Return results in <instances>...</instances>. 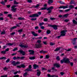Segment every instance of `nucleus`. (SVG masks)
Wrapping results in <instances>:
<instances>
[{
  "label": "nucleus",
  "mask_w": 77,
  "mask_h": 77,
  "mask_svg": "<svg viewBox=\"0 0 77 77\" xmlns=\"http://www.w3.org/2000/svg\"><path fill=\"white\" fill-rule=\"evenodd\" d=\"M14 44L11 43H8L6 44L7 45H8L9 46H12V45H13Z\"/></svg>",
  "instance_id": "26"
},
{
  "label": "nucleus",
  "mask_w": 77,
  "mask_h": 77,
  "mask_svg": "<svg viewBox=\"0 0 77 77\" xmlns=\"http://www.w3.org/2000/svg\"><path fill=\"white\" fill-rule=\"evenodd\" d=\"M10 61V59H8L7 60H6V63H8V62H9Z\"/></svg>",
  "instance_id": "55"
},
{
  "label": "nucleus",
  "mask_w": 77,
  "mask_h": 77,
  "mask_svg": "<svg viewBox=\"0 0 77 77\" xmlns=\"http://www.w3.org/2000/svg\"><path fill=\"white\" fill-rule=\"evenodd\" d=\"M68 15H69V14H65L63 16H62V15H60L59 16V18L61 17L62 18H67L68 16Z\"/></svg>",
  "instance_id": "7"
},
{
  "label": "nucleus",
  "mask_w": 77,
  "mask_h": 77,
  "mask_svg": "<svg viewBox=\"0 0 77 77\" xmlns=\"http://www.w3.org/2000/svg\"><path fill=\"white\" fill-rule=\"evenodd\" d=\"M70 10H71V8H69V9L65 10L64 11H65V12H69Z\"/></svg>",
  "instance_id": "45"
},
{
  "label": "nucleus",
  "mask_w": 77,
  "mask_h": 77,
  "mask_svg": "<svg viewBox=\"0 0 77 77\" xmlns=\"http://www.w3.org/2000/svg\"><path fill=\"white\" fill-rule=\"evenodd\" d=\"M44 21H48V19L47 18H44Z\"/></svg>",
  "instance_id": "57"
},
{
  "label": "nucleus",
  "mask_w": 77,
  "mask_h": 77,
  "mask_svg": "<svg viewBox=\"0 0 77 77\" xmlns=\"http://www.w3.org/2000/svg\"><path fill=\"white\" fill-rule=\"evenodd\" d=\"M37 43H38V44H40V43H41V41L40 40H38L37 41Z\"/></svg>",
  "instance_id": "56"
},
{
  "label": "nucleus",
  "mask_w": 77,
  "mask_h": 77,
  "mask_svg": "<svg viewBox=\"0 0 77 77\" xmlns=\"http://www.w3.org/2000/svg\"><path fill=\"white\" fill-rule=\"evenodd\" d=\"M54 66H56V68H60V65L59 63H55L54 64Z\"/></svg>",
  "instance_id": "11"
},
{
  "label": "nucleus",
  "mask_w": 77,
  "mask_h": 77,
  "mask_svg": "<svg viewBox=\"0 0 77 77\" xmlns=\"http://www.w3.org/2000/svg\"><path fill=\"white\" fill-rule=\"evenodd\" d=\"M6 59V58L5 57H3L0 58V60H5Z\"/></svg>",
  "instance_id": "27"
},
{
  "label": "nucleus",
  "mask_w": 77,
  "mask_h": 77,
  "mask_svg": "<svg viewBox=\"0 0 77 77\" xmlns=\"http://www.w3.org/2000/svg\"><path fill=\"white\" fill-rule=\"evenodd\" d=\"M33 66L34 67V69H36V68H38L39 67V66L36 65V64H34L33 65Z\"/></svg>",
  "instance_id": "16"
},
{
  "label": "nucleus",
  "mask_w": 77,
  "mask_h": 77,
  "mask_svg": "<svg viewBox=\"0 0 77 77\" xmlns=\"http://www.w3.org/2000/svg\"><path fill=\"white\" fill-rule=\"evenodd\" d=\"M37 71H38L37 72V75L38 76H40L41 75V71L39 70V69H38L37 70Z\"/></svg>",
  "instance_id": "13"
},
{
  "label": "nucleus",
  "mask_w": 77,
  "mask_h": 77,
  "mask_svg": "<svg viewBox=\"0 0 77 77\" xmlns=\"http://www.w3.org/2000/svg\"><path fill=\"white\" fill-rule=\"evenodd\" d=\"M51 33V31L50 30H47L46 32V33H47V35H48V34H50Z\"/></svg>",
  "instance_id": "28"
},
{
  "label": "nucleus",
  "mask_w": 77,
  "mask_h": 77,
  "mask_svg": "<svg viewBox=\"0 0 77 77\" xmlns=\"http://www.w3.org/2000/svg\"><path fill=\"white\" fill-rule=\"evenodd\" d=\"M17 8H12L11 11H13L14 12H16V11L17 10Z\"/></svg>",
  "instance_id": "25"
},
{
  "label": "nucleus",
  "mask_w": 77,
  "mask_h": 77,
  "mask_svg": "<svg viewBox=\"0 0 77 77\" xmlns=\"http://www.w3.org/2000/svg\"><path fill=\"white\" fill-rule=\"evenodd\" d=\"M64 63H70L69 59L66 58H64Z\"/></svg>",
  "instance_id": "6"
},
{
  "label": "nucleus",
  "mask_w": 77,
  "mask_h": 77,
  "mask_svg": "<svg viewBox=\"0 0 77 77\" xmlns=\"http://www.w3.org/2000/svg\"><path fill=\"white\" fill-rule=\"evenodd\" d=\"M48 26H49L51 28L52 27V28H54V30H57V27H58V26L57 25H52L49 24L48 25Z\"/></svg>",
  "instance_id": "3"
},
{
  "label": "nucleus",
  "mask_w": 77,
  "mask_h": 77,
  "mask_svg": "<svg viewBox=\"0 0 77 77\" xmlns=\"http://www.w3.org/2000/svg\"><path fill=\"white\" fill-rule=\"evenodd\" d=\"M17 51L18 53H20V54H22L23 56L25 55V54H26L25 52L21 50H19Z\"/></svg>",
  "instance_id": "10"
},
{
  "label": "nucleus",
  "mask_w": 77,
  "mask_h": 77,
  "mask_svg": "<svg viewBox=\"0 0 77 77\" xmlns=\"http://www.w3.org/2000/svg\"><path fill=\"white\" fill-rule=\"evenodd\" d=\"M66 50V51H71L72 50L71 48H70V49H68V50L65 49Z\"/></svg>",
  "instance_id": "41"
},
{
  "label": "nucleus",
  "mask_w": 77,
  "mask_h": 77,
  "mask_svg": "<svg viewBox=\"0 0 77 77\" xmlns=\"http://www.w3.org/2000/svg\"><path fill=\"white\" fill-rule=\"evenodd\" d=\"M25 57H19V59H24Z\"/></svg>",
  "instance_id": "44"
},
{
  "label": "nucleus",
  "mask_w": 77,
  "mask_h": 77,
  "mask_svg": "<svg viewBox=\"0 0 77 77\" xmlns=\"http://www.w3.org/2000/svg\"><path fill=\"white\" fill-rule=\"evenodd\" d=\"M7 8H9L11 7V5H6Z\"/></svg>",
  "instance_id": "59"
},
{
  "label": "nucleus",
  "mask_w": 77,
  "mask_h": 77,
  "mask_svg": "<svg viewBox=\"0 0 77 77\" xmlns=\"http://www.w3.org/2000/svg\"><path fill=\"white\" fill-rule=\"evenodd\" d=\"M35 30H38L39 29V27L38 26H36L35 28Z\"/></svg>",
  "instance_id": "53"
},
{
  "label": "nucleus",
  "mask_w": 77,
  "mask_h": 77,
  "mask_svg": "<svg viewBox=\"0 0 77 77\" xmlns=\"http://www.w3.org/2000/svg\"><path fill=\"white\" fill-rule=\"evenodd\" d=\"M8 17H9L10 19H12V18H13V17L12 16V14H8Z\"/></svg>",
  "instance_id": "23"
},
{
  "label": "nucleus",
  "mask_w": 77,
  "mask_h": 77,
  "mask_svg": "<svg viewBox=\"0 0 77 77\" xmlns=\"http://www.w3.org/2000/svg\"><path fill=\"white\" fill-rule=\"evenodd\" d=\"M5 33H6V32H5V31H4L3 32H2L1 33V35H5Z\"/></svg>",
  "instance_id": "49"
},
{
  "label": "nucleus",
  "mask_w": 77,
  "mask_h": 77,
  "mask_svg": "<svg viewBox=\"0 0 77 77\" xmlns=\"http://www.w3.org/2000/svg\"><path fill=\"white\" fill-rule=\"evenodd\" d=\"M68 6L67 5V6H63V9H66V8H68Z\"/></svg>",
  "instance_id": "36"
},
{
  "label": "nucleus",
  "mask_w": 77,
  "mask_h": 77,
  "mask_svg": "<svg viewBox=\"0 0 77 77\" xmlns=\"http://www.w3.org/2000/svg\"><path fill=\"white\" fill-rule=\"evenodd\" d=\"M69 21V20H67V19H66L64 21L65 22H68Z\"/></svg>",
  "instance_id": "61"
},
{
  "label": "nucleus",
  "mask_w": 77,
  "mask_h": 77,
  "mask_svg": "<svg viewBox=\"0 0 77 77\" xmlns=\"http://www.w3.org/2000/svg\"><path fill=\"white\" fill-rule=\"evenodd\" d=\"M69 8H74V6L72 5H70L69 6Z\"/></svg>",
  "instance_id": "35"
},
{
  "label": "nucleus",
  "mask_w": 77,
  "mask_h": 77,
  "mask_svg": "<svg viewBox=\"0 0 77 77\" xmlns=\"http://www.w3.org/2000/svg\"><path fill=\"white\" fill-rule=\"evenodd\" d=\"M39 6V5L37 4L36 6L34 5H33L31 7V8H38Z\"/></svg>",
  "instance_id": "15"
},
{
  "label": "nucleus",
  "mask_w": 77,
  "mask_h": 77,
  "mask_svg": "<svg viewBox=\"0 0 77 77\" xmlns=\"http://www.w3.org/2000/svg\"><path fill=\"white\" fill-rule=\"evenodd\" d=\"M6 51H1V53H2V54H6Z\"/></svg>",
  "instance_id": "46"
},
{
  "label": "nucleus",
  "mask_w": 77,
  "mask_h": 77,
  "mask_svg": "<svg viewBox=\"0 0 77 77\" xmlns=\"http://www.w3.org/2000/svg\"><path fill=\"white\" fill-rule=\"evenodd\" d=\"M29 17L31 18H35L36 17H38L39 15L37 14H33L32 15H30Z\"/></svg>",
  "instance_id": "8"
},
{
  "label": "nucleus",
  "mask_w": 77,
  "mask_h": 77,
  "mask_svg": "<svg viewBox=\"0 0 77 77\" xmlns=\"http://www.w3.org/2000/svg\"><path fill=\"white\" fill-rule=\"evenodd\" d=\"M32 0H27V2H28V3H32Z\"/></svg>",
  "instance_id": "50"
},
{
  "label": "nucleus",
  "mask_w": 77,
  "mask_h": 77,
  "mask_svg": "<svg viewBox=\"0 0 77 77\" xmlns=\"http://www.w3.org/2000/svg\"><path fill=\"white\" fill-rule=\"evenodd\" d=\"M49 1L48 2V3L49 5H50L51 3H52L53 2V0H48Z\"/></svg>",
  "instance_id": "22"
},
{
  "label": "nucleus",
  "mask_w": 77,
  "mask_h": 77,
  "mask_svg": "<svg viewBox=\"0 0 77 77\" xmlns=\"http://www.w3.org/2000/svg\"><path fill=\"white\" fill-rule=\"evenodd\" d=\"M29 52H31L29 53V54L30 55H33L34 54V53H35V51L33 50H29L28 51Z\"/></svg>",
  "instance_id": "12"
},
{
  "label": "nucleus",
  "mask_w": 77,
  "mask_h": 77,
  "mask_svg": "<svg viewBox=\"0 0 77 77\" xmlns=\"http://www.w3.org/2000/svg\"><path fill=\"white\" fill-rule=\"evenodd\" d=\"M59 2L60 3V4H62V5H65V3L63 2L62 1H60Z\"/></svg>",
  "instance_id": "40"
},
{
  "label": "nucleus",
  "mask_w": 77,
  "mask_h": 77,
  "mask_svg": "<svg viewBox=\"0 0 77 77\" xmlns=\"http://www.w3.org/2000/svg\"><path fill=\"white\" fill-rule=\"evenodd\" d=\"M8 68H7L6 67H5L3 69L4 70V71H7V70H8Z\"/></svg>",
  "instance_id": "33"
},
{
  "label": "nucleus",
  "mask_w": 77,
  "mask_h": 77,
  "mask_svg": "<svg viewBox=\"0 0 77 77\" xmlns=\"http://www.w3.org/2000/svg\"><path fill=\"white\" fill-rule=\"evenodd\" d=\"M25 71L29 72L30 71H32V65H30L28 66V68L25 69Z\"/></svg>",
  "instance_id": "4"
},
{
  "label": "nucleus",
  "mask_w": 77,
  "mask_h": 77,
  "mask_svg": "<svg viewBox=\"0 0 77 77\" xmlns=\"http://www.w3.org/2000/svg\"><path fill=\"white\" fill-rule=\"evenodd\" d=\"M69 4H74V1L72 0L71 1V2L69 3Z\"/></svg>",
  "instance_id": "37"
},
{
  "label": "nucleus",
  "mask_w": 77,
  "mask_h": 77,
  "mask_svg": "<svg viewBox=\"0 0 77 77\" xmlns=\"http://www.w3.org/2000/svg\"><path fill=\"white\" fill-rule=\"evenodd\" d=\"M16 50H17V48H15L13 50V51H16Z\"/></svg>",
  "instance_id": "58"
},
{
  "label": "nucleus",
  "mask_w": 77,
  "mask_h": 77,
  "mask_svg": "<svg viewBox=\"0 0 77 77\" xmlns=\"http://www.w3.org/2000/svg\"><path fill=\"white\" fill-rule=\"evenodd\" d=\"M43 43L45 45H47V42H43Z\"/></svg>",
  "instance_id": "51"
},
{
  "label": "nucleus",
  "mask_w": 77,
  "mask_h": 77,
  "mask_svg": "<svg viewBox=\"0 0 77 77\" xmlns=\"http://www.w3.org/2000/svg\"><path fill=\"white\" fill-rule=\"evenodd\" d=\"M41 28L42 29H45V27H44V26H41Z\"/></svg>",
  "instance_id": "60"
},
{
  "label": "nucleus",
  "mask_w": 77,
  "mask_h": 77,
  "mask_svg": "<svg viewBox=\"0 0 77 77\" xmlns=\"http://www.w3.org/2000/svg\"><path fill=\"white\" fill-rule=\"evenodd\" d=\"M72 22L73 24H77V21H75V20H72Z\"/></svg>",
  "instance_id": "24"
},
{
  "label": "nucleus",
  "mask_w": 77,
  "mask_h": 77,
  "mask_svg": "<svg viewBox=\"0 0 77 77\" xmlns=\"http://www.w3.org/2000/svg\"><path fill=\"white\" fill-rule=\"evenodd\" d=\"M77 39V38H73V41H75Z\"/></svg>",
  "instance_id": "63"
},
{
  "label": "nucleus",
  "mask_w": 77,
  "mask_h": 77,
  "mask_svg": "<svg viewBox=\"0 0 77 77\" xmlns=\"http://www.w3.org/2000/svg\"><path fill=\"white\" fill-rule=\"evenodd\" d=\"M50 44L51 46L55 45V43L50 42Z\"/></svg>",
  "instance_id": "34"
},
{
  "label": "nucleus",
  "mask_w": 77,
  "mask_h": 77,
  "mask_svg": "<svg viewBox=\"0 0 77 77\" xmlns=\"http://www.w3.org/2000/svg\"><path fill=\"white\" fill-rule=\"evenodd\" d=\"M54 8L53 6H51L48 8L46 7L42 8L40 9V10H46L47 9V11H48V14H50L52 12V9H53Z\"/></svg>",
  "instance_id": "1"
},
{
  "label": "nucleus",
  "mask_w": 77,
  "mask_h": 77,
  "mask_svg": "<svg viewBox=\"0 0 77 77\" xmlns=\"http://www.w3.org/2000/svg\"><path fill=\"white\" fill-rule=\"evenodd\" d=\"M21 68H25V67H26V66H25V65H24V64H22L21 65Z\"/></svg>",
  "instance_id": "47"
},
{
  "label": "nucleus",
  "mask_w": 77,
  "mask_h": 77,
  "mask_svg": "<svg viewBox=\"0 0 77 77\" xmlns=\"http://www.w3.org/2000/svg\"><path fill=\"white\" fill-rule=\"evenodd\" d=\"M35 47L37 48H40L42 47V45L41 44L39 43V44H36L35 45Z\"/></svg>",
  "instance_id": "9"
},
{
  "label": "nucleus",
  "mask_w": 77,
  "mask_h": 77,
  "mask_svg": "<svg viewBox=\"0 0 77 77\" xmlns=\"http://www.w3.org/2000/svg\"><path fill=\"white\" fill-rule=\"evenodd\" d=\"M44 23L43 22L41 23H39V26H42V25H43V24H44Z\"/></svg>",
  "instance_id": "48"
},
{
  "label": "nucleus",
  "mask_w": 77,
  "mask_h": 77,
  "mask_svg": "<svg viewBox=\"0 0 77 77\" xmlns=\"http://www.w3.org/2000/svg\"><path fill=\"white\" fill-rule=\"evenodd\" d=\"M14 5H18L19 4V3H18V2H17L16 1L14 0Z\"/></svg>",
  "instance_id": "32"
},
{
  "label": "nucleus",
  "mask_w": 77,
  "mask_h": 77,
  "mask_svg": "<svg viewBox=\"0 0 77 77\" xmlns=\"http://www.w3.org/2000/svg\"><path fill=\"white\" fill-rule=\"evenodd\" d=\"M8 77V75H2V76H1V77Z\"/></svg>",
  "instance_id": "64"
},
{
  "label": "nucleus",
  "mask_w": 77,
  "mask_h": 77,
  "mask_svg": "<svg viewBox=\"0 0 77 77\" xmlns=\"http://www.w3.org/2000/svg\"><path fill=\"white\" fill-rule=\"evenodd\" d=\"M29 59H30V60H34V59H35V57H31L29 58Z\"/></svg>",
  "instance_id": "19"
},
{
  "label": "nucleus",
  "mask_w": 77,
  "mask_h": 77,
  "mask_svg": "<svg viewBox=\"0 0 77 77\" xmlns=\"http://www.w3.org/2000/svg\"><path fill=\"white\" fill-rule=\"evenodd\" d=\"M56 59H57V60H60V58L59 57V56H57V57H56Z\"/></svg>",
  "instance_id": "43"
},
{
  "label": "nucleus",
  "mask_w": 77,
  "mask_h": 77,
  "mask_svg": "<svg viewBox=\"0 0 77 77\" xmlns=\"http://www.w3.org/2000/svg\"><path fill=\"white\" fill-rule=\"evenodd\" d=\"M18 32L19 33H21V32H23V29H20L18 30Z\"/></svg>",
  "instance_id": "42"
},
{
  "label": "nucleus",
  "mask_w": 77,
  "mask_h": 77,
  "mask_svg": "<svg viewBox=\"0 0 77 77\" xmlns=\"http://www.w3.org/2000/svg\"><path fill=\"white\" fill-rule=\"evenodd\" d=\"M50 19L51 20H54L56 19V18H50Z\"/></svg>",
  "instance_id": "52"
},
{
  "label": "nucleus",
  "mask_w": 77,
  "mask_h": 77,
  "mask_svg": "<svg viewBox=\"0 0 77 77\" xmlns=\"http://www.w3.org/2000/svg\"><path fill=\"white\" fill-rule=\"evenodd\" d=\"M37 19V18H32L31 19V20L32 21H35Z\"/></svg>",
  "instance_id": "39"
},
{
  "label": "nucleus",
  "mask_w": 77,
  "mask_h": 77,
  "mask_svg": "<svg viewBox=\"0 0 77 77\" xmlns=\"http://www.w3.org/2000/svg\"><path fill=\"white\" fill-rule=\"evenodd\" d=\"M52 70H54V71H56V69H54V67H53L51 69Z\"/></svg>",
  "instance_id": "62"
},
{
  "label": "nucleus",
  "mask_w": 77,
  "mask_h": 77,
  "mask_svg": "<svg viewBox=\"0 0 77 77\" xmlns=\"http://www.w3.org/2000/svg\"><path fill=\"white\" fill-rule=\"evenodd\" d=\"M27 72H25L23 74L24 77H27Z\"/></svg>",
  "instance_id": "30"
},
{
  "label": "nucleus",
  "mask_w": 77,
  "mask_h": 77,
  "mask_svg": "<svg viewBox=\"0 0 77 77\" xmlns=\"http://www.w3.org/2000/svg\"><path fill=\"white\" fill-rule=\"evenodd\" d=\"M20 46L22 48H27L28 47V46L26 45H20Z\"/></svg>",
  "instance_id": "18"
},
{
  "label": "nucleus",
  "mask_w": 77,
  "mask_h": 77,
  "mask_svg": "<svg viewBox=\"0 0 77 77\" xmlns=\"http://www.w3.org/2000/svg\"><path fill=\"white\" fill-rule=\"evenodd\" d=\"M50 57H49V56L48 55H46L45 58L46 59H48Z\"/></svg>",
  "instance_id": "54"
},
{
  "label": "nucleus",
  "mask_w": 77,
  "mask_h": 77,
  "mask_svg": "<svg viewBox=\"0 0 77 77\" xmlns=\"http://www.w3.org/2000/svg\"><path fill=\"white\" fill-rule=\"evenodd\" d=\"M66 32H67V30H66L61 31L60 32L61 34L60 35L57 37V38L58 39H59V38H60V37H61V36H65V35H66Z\"/></svg>",
  "instance_id": "2"
},
{
  "label": "nucleus",
  "mask_w": 77,
  "mask_h": 77,
  "mask_svg": "<svg viewBox=\"0 0 77 77\" xmlns=\"http://www.w3.org/2000/svg\"><path fill=\"white\" fill-rule=\"evenodd\" d=\"M61 48H62L61 47L56 48V49L54 50V51H59L60 50Z\"/></svg>",
  "instance_id": "17"
},
{
  "label": "nucleus",
  "mask_w": 77,
  "mask_h": 77,
  "mask_svg": "<svg viewBox=\"0 0 77 77\" xmlns=\"http://www.w3.org/2000/svg\"><path fill=\"white\" fill-rule=\"evenodd\" d=\"M13 59H14V60H17V59H19V57H13Z\"/></svg>",
  "instance_id": "21"
},
{
  "label": "nucleus",
  "mask_w": 77,
  "mask_h": 77,
  "mask_svg": "<svg viewBox=\"0 0 77 77\" xmlns=\"http://www.w3.org/2000/svg\"><path fill=\"white\" fill-rule=\"evenodd\" d=\"M31 32L32 33V35H33L34 36H38V34L35 33V32L32 31Z\"/></svg>",
  "instance_id": "14"
},
{
  "label": "nucleus",
  "mask_w": 77,
  "mask_h": 77,
  "mask_svg": "<svg viewBox=\"0 0 77 77\" xmlns=\"http://www.w3.org/2000/svg\"><path fill=\"white\" fill-rule=\"evenodd\" d=\"M64 58L63 60H62L60 61V62L62 64V63H65V61H64Z\"/></svg>",
  "instance_id": "31"
},
{
  "label": "nucleus",
  "mask_w": 77,
  "mask_h": 77,
  "mask_svg": "<svg viewBox=\"0 0 77 77\" xmlns=\"http://www.w3.org/2000/svg\"><path fill=\"white\" fill-rule=\"evenodd\" d=\"M19 20H24L25 19L23 17H19L18 18Z\"/></svg>",
  "instance_id": "20"
},
{
  "label": "nucleus",
  "mask_w": 77,
  "mask_h": 77,
  "mask_svg": "<svg viewBox=\"0 0 77 77\" xmlns=\"http://www.w3.org/2000/svg\"><path fill=\"white\" fill-rule=\"evenodd\" d=\"M17 28V26H14L13 27H12L10 28V29L11 30H12L13 29H16Z\"/></svg>",
  "instance_id": "29"
},
{
  "label": "nucleus",
  "mask_w": 77,
  "mask_h": 77,
  "mask_svg": "<svg viewBox=\"0 0 77 77\" xmlns=\"http://www.w3.org/2000/svg\"><path fill=\"white\" fill-rule=\"evenodd\" d=\"M5 3H6L5 2V1H2L1 2V4H2V5H5Z\"/></svg>",
  "instance_id": "38"
},
{
  "label": "nucleus",
  "mask_w": 77,
  "mask_h": 77,
  "mask_svg": "<svg viewBox=\"0 0 77 77\" xmlns=\"http://www.w3.org/2000/svg\"><path fill=\"white\" fill-rule=\"evenodd\" d=\"M20 63V61H17V62H16L15 61H13L11 63V64L13 65L14 66H16V65H19Z\"/></svg>",
  "instance_id": "5"
}]
</instances>
